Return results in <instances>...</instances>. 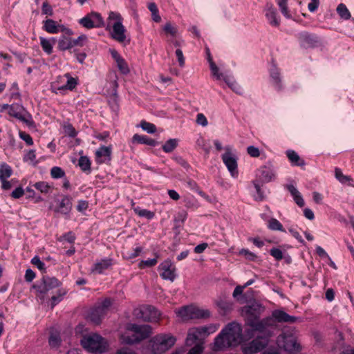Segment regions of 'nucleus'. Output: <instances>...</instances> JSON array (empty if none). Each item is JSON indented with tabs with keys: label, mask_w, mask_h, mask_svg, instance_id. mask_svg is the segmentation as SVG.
<instances>
[{
	"label": "nucleus",
	"mask_w": 354,
	"mask_h": 354,
	"mask_svg": "<svg viewBox=\"0 0 354 354\" xmlns=\"http://www.w3.org/2000/svg\"><path fill=\"white\" fill-rule=\"evenodd\" d=\"M243 342L241 324L236 322L227 324L214 339L213 350L219 351L235 347Z\"/></svg>",
	"instance_id": "1"
},
{
	"label": "nucleus",
	"mask_w": 354,
	"mask_h": 354,
	"mask_svg": "<svg viewBox=\"0 0 354 354\" xmlns=\"http://www.w3.org/2000/svg\"><path fill=\"white\" fill-rule=\"evenodd\" d=\"M219 325L210 324L191 328L187 334L185 344L187 346H192L187 354H202L204 347V339L210 334L216 332Z\"/></svg>",
	"instance_id": "2"
},
{
	"label": "nucleus",
	"mask_w": 354,
	"mask_h": 354,
	"mask_svg": "<svg viewBox=\"0 0 354 354\" xmlns=\"http://www.w3.org/2000/svg\"><path fill=\"white\" fill-rule=\"evenodd\" d=\"M176 338L169 333H160L151 337L142 347V354H162L176 343Z\"/></svg>",
	"instance_id": "3"
},
{
	"label": "nucleus",
	"mask_w": 354,
	"mask_h": 354,
	"mask_svg": "<svg viewBox=\"0 0 354 354\" xmlns=\"http://www.w3.org/2000/svg\"><path fill=\"white\" fill-rule=\"evenodd\" d=\"M82 347L95 354H102L106 350V342L104 339L98 334L92 333L85 335L81 339Z\"/></svg>",
	"instance_id": "4"
},
{
	"label": "nucleus",
	"mask_w": 354,
	"mask_h": 354,
	"mask_svg": "<svg viewBox=\"0 0 354 354\" xmlns=\"http://www.w3.org/2000/svg\"><path fill=\"white\" fill-rule=\"evenodd\" d=\"M129 329L133 332L132 335L128 336L126 339V342L129 344L138 343L147 338L152 332L151 327L148 324L139 325L132 324L129 327Z\"/></svg>",
	"instance_id": "5"
},
{
	"label": "nucleus",
	"mask_w": 354,
	"mask_h": 354,
	"mask_svg": "<svg viewBox=\"0 0 354 354\" xmlns=\"http://www.w3.org/2000/svg\"><path fill=\"white\" fill-rule=\"evenodd\" d=\"M177 314L183 320L203 319L210 316L209 310L199 308L194 306H183L178 310Z\"/></svg>",
	"instance_id": "6"
},
{
	"label": "nucleus",
	"mask_w": 354,
	"mask_h": 354,
	"mask_svg": "<svg viewBox=\"0 0 354 354\" xmlns=\"http://www.w3.org/2000/svg\"><path fill=\"white\" fill-rule=\"evenodd\" d=\"M277 342L279 347L289 353L299 352L301 350L296 336L292 333H283L277 337Z\"/></svg>",
	"instance_id": "7"
},
{
	"label": "nucleus",
	"mask_w": 354,
	"mask_h": 354,
	"mask_svg": "<svg viewBox=\"0 0 354 354\" xmlns=\"http://www.w3.org/2000/svg\"><path fill=\"white\" fill-rule=\"evenodd\" d=\"M62 285L60 281L54 277L43 276L42 278L37 281L32 288L42 297L48 293L50 290L58 288Z\"/></svg>",
	"instance_id": "8"
},
{
	"label": "nucleus",
	"mask_w": 354,
	"mask_h": 354,
	"mask_svg": "<svg viewBox=\"0 0 354 354\" xmlns=\"http://www.w3.org/2000/svg\"><path fill=\"white\" fill-rule=\"evenodd\" d=\"M6 106L9 108L8 113L10 115L19 120L28 127H32L34 124L32 115L26 111L21 104L15 103L11 105L6 104Z\"/></svg>",
	"instance_id": "9"
},
{
	"label": "nucleus",
	"mask_w": 354,
	"mask_h": 354,
	"mask_svg": "<svg viewBox=\"0 0 354 354\" xmlns=\"http://www.w3.org/2000/svg\"><path fill=\"white\" fill-rule=\"evenodd\" d=\"M111 304L112 301L111 299H104L100 304L90 310L88 315V319L95 324H100Z\"/></svg>",
	"instance_id": "10"
},
{
	"label": "nucleus",
	"mask_w": 354,
	"mask_h": 354,
	"mask_svg": "<svg viewBox=\"0 0 354 354\" xmlns=\"http://www.w3.org/2000/svg\"><path fill=\"white\" fill-rule=\"evenodd\" d=\"M135 315L139 319L145 322H157L160 317V313L153 306L143 305L135 310Z\"/></svg>",
	"instance_id": "11"
},
{
	"label": "nucleus",
	"mask_w": 354,
	"mask_h": 354,
	"mask_svg": "<svg viewBox=\"0 0 354 354\" xmlns=\"http://www.w3.org/2000/svg\"><path fill=\"white\" fill-rule=\"evenodd\" d=\"M78 23L86 29L101 28L104 26V22L101 15L96 12H91L79 19Z\"/></svg>",
	"instance_id": "12"
},
{
	"label": "nucleus",
	"mask_w": 354,
	"mask_h": 354,
	"mask_svg": "<svg viewBox=\"0 0 354 354\" xmlns=\"http://www.w3.org/2000/svg\"><path fill=\"white\" fill-rule=\"evenodd\" d=\"M268 344V339L264 337H257L248 344L241 345L243 354H254L261 351Z\"/></svg>",
	"instance_id": "13"
},
{
	"label": "nucleus",
	"mask_w": 354,
	"mask_h": 354,
	"mask_svg": "<svg viewBox=\"0 0 354 354\" xmlns=\"http://www.w3.org/2000/svg\"><path fill=\"white\" fill-rule=\"evenodd\" d=\"M225 150V152L221 156L222 160L231 176L233 178H237L239 171L236 156L232 153V147L230 146H226Z\"/></svg>",
	"instance_id": "14"
},
{
	"label": "nucleus",
	"mask_w": 354,
	"mask_h": 354,
	"mask_svg": "<svg viewBox=\"0 0 354 354\" xmlns=\"http://www.w3.org/2000/svg\"><path fill=\"white\" fill-rule=\"evenodd\" d=\"M257 175L259 178V181L262 183H268L274 180L276 178L274 167L270 162H268L261 167L258 169Z\"/></svg>",
	"instance_id": "15"
},
{
	"label": "nucleus",
	"mask_w": 354,
	"mask_h": 354,
	"mask_svg": "<svg viewBox=\"0 0 354 354\" xmlns=\"http://www.w3.org/2000/svg\"><path fill=\"white\" fill-rule=\"evenodd\" d=\"M160 275L165 280L174 281L176 277V268L170 259H166L158 266Z\"/></svg>",
	"instance_id": "16"
},
{
	"label": "nucleus",
	"mask_w": 354,
	"mask_h": 354,
	"mask_svg": "<svg viewBox=\"0 0 354 354\" xmlns=\"http://www.w3.org/2000/svg\"><path fill=\"white\" fill-rule=\"evenodd\" d=\"M263 310L261 304L259 303H253L243 308V312L245 315V324L260 318V315Z\"/></svg>",
	"instance_id": "17"
},
{
	"label": "nucleus",
	"mask_w": 354,
	"mask_h": 354,
	"mask_svg": "<svg viewBox=\"0 0 354 354\" xmlns=\"http://www.w3.org/2000/svg\"><path fill=\"white\" fill-rule=\"evenodd\" d=\"M111 146H101L95 151V161L97 164L109 163L111 160Z\"/></svg>",
	"instance_id": "18"
},
{
	"label": "nucleus",
	"mask_w": 354,
	"mask_h": 354,
	"mask_svg": "<svg viewBox=\"0 0 354 354\" xmlns=\"http://www.w3.org/2000/svg\"><path fill=\"white\" fill-rule=\"evenodd\" d=\"M112 30L111 35L112 38L119 43H124L126 41V29L122 25V23L116 22L112 24Z\"/></svg>",
	"instance_id": "19"
},
{
	"label": "nucleus",
	"mask_w": 354,
	"mask_h": 354,
	"mask_svg": "<svg viewBox=\"0 0 354 354\" xmlns=\"http://www.w3.org/2000/svg\"><path fill=\"white\" fill-rule=\"evenodd\" d=\"M272 317L279 323L292 324L301 320L300 317L290 315L282 310H273L272 313Z\"/></svg>",
	"instance_id": "20"
},
{
	"label": "nucleus",
	"mask_w": 354,
	"mask_h": 354,
	"mask_svg": "<svg viewBox=\"0 0 354 354\" xmlns=\"http://www.w3.org/2000/svg\"><path fill=\"white\" fill-rule=\"evenodd\" d=\"M72 207V198L68 195H64L61 201H59V205L55 208L54 211L64 215H69Z\"/></svg>",
	"instance_id": "21"
},
{
	"label": "nucleus",
	"mask_w": 354,
	"mask_h": 354,
	"mask_svg": "<svg viewBox=\"0 0 354 354\" xmlns=\"http://www.w3.org/2000/svg\"><path fill=\"white\" fill-rule=\"evenodd\" d=\"M43 28L49 33H57L59 32H65L66 34L70 35L71 30L64 28V27L57 24V22L53 19H48L44 21Z\"/></svg>",
	"instance_id": "22"
},
{
	"label": "nucleus",
	"mask_w": 354,
	"mask_h": 354,
	"mask_svg": "<svg viewBox=\"0 0 354 354\" xmlns=\"http://www.w3.org/2000/svg\"><path fill=\"white\" fill-rule=\"evenodd\" d=\"M270 76L272 80V83L277 91L282 89L281 79L280 76V72L279 68L277 67L276 64L272 60V65L269 69Z\"/></svg>",
	"instance_id": "23"
},
{
	"label": "nucleus",
	"mask_w": 354,
	"mask_h": 354,
	"mask_svg": "<svg viewBox=\"0 0 354 354\" xmlns=\"http://www.w3.org/2000/svg\"><path fill=\"white\" fill-rule=\"evenodd\" d=\"M270 318L266 317L263 319H257L247 324V326L254 328L256 332L263 333L267 327L270 326Z\"/></svg>",
	"instance_id": "24"
},
{
	"label": "nucleus",
	"mask_w": 354,
	"mask_h": 354,
	"mask_svg": "<svg viewBox=\"0 0 354 354\" xmlns=\"http://www.w3.org/2000/svg\"><path fill=\"white\" fill-rule=\"evenodd\" d=\"M205 54H206V59L209 64V68L211 70V73L212 75L216 79V80H221L222 77V73H219V68L215 64V62L213 61V58L211 55V52L209 48H205Z\"/></svg>",
	"instance_id": "25"
},
{
	"label": "nucleus",
	"mask_w": 354,
	"mask_h": 354,
	"mask_svg": "<svg viewBox=\"0 0 354 354\" xmlns=\"http://www.w3.org/2000/svg\"><path fill=\"white\" fill-rule=\"evenodd\" d=\"M112 265V259H103L100 261L95 263L91 271L93 272H97L98 274H102L105 270H107Z\"/></svg>",
	"instance_id": "26"
},
{
	"label": "nucleus",
	"mask_w": 354,
	"mask_h": 354,
	"mask_svg": "<svg viewBox=\"0 0 354 354\" xmlns=\"http://www.w3.org/2000/svg\"><path fill=\"white\" fill-rule=\"evenodd\" d=\"M221 79H223L227 86L236 94L243 95V88L232 77L223 76L222 74Z\"/></svg>",
	"instance_id": "27"
},
{
	"label": "nucleus",
	"mask_w": 354,
	"mask_h": 354,
	"mask_svg": "<svg viewBox=\"0 0 354 354\" xmlns=\"http://www.w3.org/2000/svg\"><path fill=\"white\" fill-rule=\"evenodd\" d=\"M133 142L139 144H144L151 147H155L159 145V142L154 139L150 138L147 136H141L139 134H134L132 138Z\"/></svg>",
	"instance_id": "28"
},
{
	"label": "nucleus",
	"mask_w": 354,
	"mask_h": 354,
	"mask_svg": "<svg viewBox=\"0 0 354 354\" xmlns=\"http://www.w3.org/2000/svg\"><path fill=\"white\" fill-rule=\"evenodd\" d=\"M299 39L300 42L306 43L307 44H314L320 42V39L317 35L308 32H302L299 33Z\"/></svg>",
	"instance_id": "29"
},
{
	"label": "nucleus",
	"mask_w": 354,
	"mask_h": 354,
	"mask_svg": "<svg viewBox=\"0 0 354 354\" xmlns=\"http://www.w3.org/2000/svg\"><path fill=\"white\" fill-rule=\"evenodd\" d=\"M286 189L289 191L295 203L300 207L304 206V201L300 192L293 185H287Z\"/></svg>",
	"instance_id": "30"
},
{
	"label": "nucleus",
	"mask_w": 354,
	"mask_h": 354,
	"mask_svg": "<svg viewBox=\"0 0 354 354\" xmlns=\"http://www.w3.org/2000/svg\"><path fill=\"white\" fill-rule=\"evenodd\" d=\"M71 32H72L71 31ZM71 35V33L67 36L60 37L58 44H79V43L86 42L87 40V37L85 35H81L77 39L72 40L70 37Z\"/></svg>",
	"instance_id": "31"
},
{
	"label": "nucleus",
	"mask_w": 354,
	"mask_h": 354,
	"mask_svg": "<svg viewBox=\"0 0 354 354\" xmlns=\"http://www.w3.org/2000/svg\"><path fill=\"white\" fill-rule=\"evenodd\" d=\"M286 155L292 165L304 166L306 165L305 161L299 157V156L293 150H287Z\"/></svg>",
	"instance_id": "32"
},
{
	"label": "nucleus",
	"mask_w": 354,
	"mask_h": 354,
	"mask_svg": "<svg viewBox=\"0 0 354 354\" xmlns=\"http://www.w3.org/2000/svg\"><path fill=\"white\" fill-rule=\"evenodd\" d=\"M335 176L342 184H348L350 186H354V184L353 183L354 181L352 178L350 176L344 175L339 168H335Z\"/></svg>",
	"instance_id": "33"
},
{
	"label": "nucleus",
	"mask_w": 354,
	"mask_h": 354,
	"mask_svg": "<svg viewBox=\"0 0 354 354\" xmlns=\"http://www.w3.org/2000/svg\"><path fill=\"white\" fill-rule=\"evenodd\" d=\"M277 15V12L274 8H269L266 11V17L270 24L272 26H278L279 25V20Z\"/></svg>",
	"instance_id": "34"
},
{
	"label": "nucleus",
	"mask_w": 354,
	"mask_h": 354,
	"mask_svg": "<svg viewBox=\"0 0 354 354\" xmlns=\"http://www.w3.org/2000/svg\"><path fill=\"white\" fill-rule=\"evenodd\" d=\"M59 50L61 51H66L69 50L71 53H75L76 58L77 61L82 64L84 62V60L85 59L86 55L85 53H77L76 52V50L73 49V48L74 46H58Z\"/></svg>",
	"instance_id": "35"
},
{
	"label": "nucleus",
	"mask_w": 354,
	"mask_h": 354,
	"mask_svg": "<svg viewBox=\"0 0 354 354\" xmlns=\"http://www.w3.org/2000/svg\"><path fill=\"white\" fill-rule=\"evenodd\" d=\"M65 76L67 77L66 84L64 86L58 87L57 89L59 91L65 89L73 91L77 84V80L71 77L69 73H66Z\"/></svg>",
	"instance_id": "36"
},
{
	"label": "nucleus",
	"mask_w": 354,
	"mask_h": 354,
	"mask_svg": "<svg viewBox=\"0 0 354 354\" xmlns=\"http://www.w3.org/2000/svg\"><path fill=\"white\" fill-rule=\"evenodd\" d=\"M91 161L87 156H81L78 160V165L82 171L90 174L91 171Z\"/></svg>",
	"instance_id": "37"
},
{
	"label": "nucleus",
	"mask_w": 354,
	"mask_h": 354,
	"mask_svg": "<svg viewBox=\"0 0 354 354\" xmlns=\"http://www.w3.org/2000/svg\"><path fill=\"white\" fill-rule=\"evenodd\" d=\"M178 145V140L176 138L169 139L162 147L165 153L172 152Z\"/></svg>",
	"instance_id": "38"
},
{
	"label": "nucleus",
	"mask_w": 354,
	"mask_h": 354,
	"mask_svg": "<svg viewBox=\"0 0 354 354\" xmlns=\"http://www.w3.org/2000/svg\"><path fill=\"white\" fill-rule=\"evenodd\" d=\"M133 210L134 212L140 217H144L150 220L155 216V213L153 212H151L146 209H141L139 207L134 208Z\"/></svg>",
	"instance_id": "39"
},
{
	"label": "nucleus",
	"mask_w": 354,
	"mask_h": 354,
	"mask_svg": "<svg viewBox=\"0 0 354 354\" xmlns=\"http://www.w3.org/2000/svg\"><path fill=\"white\" fill-rule=\"evenodd\" d=\"M122 23V18L118 12H110L107 18V28L112 27V24L116 22Z\"/></svg>",
	"instance_id": "40"
},
{
	"label": "nucleus",
	"mask_w": 354,
	"mask_h": 354,
	"mask_svg": "<svg viewBox=\"0 0 354 354\" xmlns=\"http://www.w3.org/2000/svg\"><path fill=\"white\" fill-rule=\"evenodd\" d=\"M12 170L10 166L3 163L0 167V180L7 179L11 176Z\"/></svg>",
	"instance_id": "41"
},
{
	"label": "nucleus",
	"mask_w": 354,
	"mask_h": 354,
	"mask_svg": "<svg viewBox=\"0 0 354 354\" xmlns=\"http://www.w3.org/2000/svg\"><path fill=\"white\" fill-rule=\"evenodd\" d=\"M61 337L57 332H51L48 338V343L51 347H58L61 344Z\"/></svg>",
	"instance_id": "42"
},
{
	"label": "nucleus",
	"mask_w": 354,
	"mask_h": 354,
	"mask_svg": "<svg viewBox=\"0 0 354 354\" xmlns=\"http://www.w3.org/2000/svg\"><path fill=\"white\" fill-rule=\"evenodd\" d=\"M268 227L273 231L285 232L282 224L277 219L274 218L268 221Z\"/></svg>",
	"instance_id": "43"
},
{
	"label": "nucleus",
	"mask_w": 354,
	"mask_h": 354,
	"mask_svg": "<svg viewBox=\"0 0 354 354\" xmlns=\"http://www.w3.org/2000/svg\"><path fill=\"white\" fill-rule=\"evenodd\" d=\"M337 12L342 19H348L351 18V13L348 9L343 3H340L338 5L337 8Z\"/></svg>",
	"instance_id": "44"
},
{
	"label": "nucleus",
	"mask_w": 354,
	"mask_h": 354,
	"mask_svg": "<svg viewBox=\"0 0 354 354\" xmlns=\"http://www.w3.org/2000/svg\"><path fill=\"white\" fill-rule=\"evenodd\" d=\"M138 127L148 133H154L156 131V125L145 120H142Z\"/></svg>",
	"instance_id": "45"
},
{
	"label": "nucleus",
	"mask_w": 354,
	"mask_h": 354,
	"mask_svg": "<svg viewBox=\"0 0 354 354\" xmlns=\"http://www.w3.org/2000/svg\"><path fill=\"white\" fill-rule=\"evenodd\" d=\"M66 294V291L64 290H58L57 295H53L51 297V308H53L57 304H59L62 299L63 297Z\"/></svg>",
	"instance_id": "46"
},
{
	"label": "nucleus",
	"mask_w": 354,
	"mask_h": 354,
	"mask_svg": "<svg viewBox=\"0 0 354 354\" xmlns=\"http://www.w3.org/2000/svg\"><path fill=\"white\" fill-rule=\"evenodd\" d=\"M65 171L59 167H53L50 169V176L54 179H58L65 177Z\"/></svg>",
	"instance_id": "47"
},
{
	"label": "nucleus",
	"mask_w": 354,
	"mask_h": 354,
	"mask_svg": "<svg viewBox=\"0 0 354 354\" xmlns=\"http://www.w3.org/2000/svg\"><path fill=\"white\" fill-rule=\"evenodd\" d=\"M277 4L283 16L286 18H291L288 8V0H278Z\"/></svg>",
	"instance_id": "48"
},
{
	"label": "nucleus",
	"mask_w": 354,
	"mask_h": 354,
	"mask_svg": "<svg viewBox=\"0 0 354 354\" xmlns=\"http://www.w3.org/2000/svg\"><path fill=\"white\" fill-rule=\"evenodd\" d=\"M252 183L256 189L257 196H254V200L257 201H262L264 199L263 192L261 189L259 182L257 180H253Z\"/></svg>",
	"instance_id": "49"
},
{
	"label": "nucleus",
	"mask_w": 354,
	"mask_h": 354,
	"mask_svg": "<svg viewBox=\"0 0 354 354\" xmlns=\"http://www.w3.org/2000/svg\"><path fill=\"white\" fill-rule=\"evenodd\" d=\"M37 190H39L41 193L47 194L50 189V186L46 182L40 181L34 184L33 185Z\"/></svg>",
	"instance_id": "50"
},
{
	"label": "nucleus",
	"mask_w": 354,
	"mask_h": 354,
	"mask_svg": "<svg viewBox=\"0 0 354 354\" xmlns=\"http://www.w3.org/2000/svg\"><path fill=\"white\" fill-rule=\"evenodd\" d=\"M31 263L35 266L41 272H46V268L45 266V264L43 261H41L40 258L38 256H35L31 259Z\"/></svg>",
	"instance_id": "51"
},
{
	"label": "nucleus",
	"mask_w": 354,
	"mask_h": 354,
	"mask_svg": "<svg viewBox=\"0 0 354 354\" xmlns=\"http://www.w3.org/2000/svg\"><path fill=\"white\" fill-rule=\"evenodd\" d=\"M35 159L36 155L35 150H29L24 156V162H30L34 166H35L37 163V162L35 161Z\"/></svg>",
	"instance_id": "52"
},
{
	"label": "nucleus",
	"mask_w": 354,
	"mask_h": 354,
	"mask_svg": "<svg viewBox=\"0 0 354 354\" xmlns=\"http://www.w3.org/2000/svg\"><path fill=\"white\" fill-rule=\"evenodd\" d=\"M117 66L119 69V71L121 72V73L124 75H127L129 73V68L128 67V65L126 62V61L122 58L121 59L118 60L117 62Z\"/></svg>",
	"instance_id": "53"
},
{
	"label": "nucleus",
	"mask_w": 354,
	"mask_h": 354,
	"mask_svg": "<svg viewBox=\"0 0 354 354\" xmlns=\"http://www.w3.org/2000/svg\"><path fill=\"white\" fill-rule=\"evenodd\" d=\"M239 254L243 255L246 259L254 261L257 259V256L248 249L243 248L239 251Z\"/></svg>",
	"instance_id": "54"
},
{
	"label": "nucleus",
	"mask_w": 354,
	"mask_h": 354,
	"mask_svg": "<svg viewBox=\"0 0 354 354\" xmlns=\"http://www.w3.org/2000/svg\"><path fill=\"white\" fill-rule=\"evenodd\" d=\"M158 262L157 258L148 259L147 260H142L139 263L140 268H145L146 267L154 266Z\"/></svg>",
	"instance_id": "55"
},
{
	"label": "nucleus",
	"mask_w": 354,
	"mask_h": 354,
	"mask_svg": "<svg viewBox=\"0 0 354 354\" xmlns=\"http://www.w3.org/2000/svg\"><path fill=\"white\" fill-rule=\"evenodd\" d=\"M255 332L254 328H245L244 332H243V342L253 338L255 335Z\"/></svg>",
	"instance_id": "56"
},
{
	"label": "nucleus",
	"mask_w": 354,
	"mask_h": 354,
	"mask_svg": "<svg viewBox=\"0 0 354 354\" xmlns=\"http://www.w3.org/2000/svg\"><path fill=\"white\" fill-rule=\"evenodd\" d=\"M164 31L171 36H174L177 32V28L170 22H167L163 27Z\"/></svg>",
	"instance_id": "57"
},
{
	"label": "nucleus",
	"mask_w": 354,
	"mask_h": 354,
	"mask_svg": "<svg viewBox=\"0 0 354 354\" xmlns=\"http://www.w3.org/2000/svg\"><path fill=\"white\" fill-rule=\"evenodd\" d=\"M270 254L277 261H280L283 258L282 251L277 248H272L270 250Z\"/></svg>",
	"instance_id": "58"
},
{
	"label": "nucleus",
	"mask_w": 354,
	"mask_h": 354,
	"mask_svg": "<svg viewBox=\"0 0 354 354\" xmlns=\"http://www.w3.org/2000/svg\"><path fill=\"white\" fill-rule=\"evenodd\" d=\"M217 306L224 312H228L232 309V304L224 300L218 301L217 302Z\"/></svg>",
	"instance_id": "59"
},
{
	"label": "nucleus",
	"mask_w": 354,
	"mask_h": 354,
	"mask_svg": "<svg viewBox=\"0 0 354 354\" xmlns=\"http://www.w3.org/2000/svg\"><path fill=\"white\" fill-rule=\"evenodd\" d=\"M19 137L21 140L25 141L28 145L30 146L33 145V140L28 133L24 131H19Z\"/></svg>",
	"instance_id": "60"
},
{
	"label": "nucleus",
	"mask_w": 354,
	"mask_h": 354,
	"mask_svg": "<svg viewBox=\"0 0 354 354\" xmlns=\"http://www.w3.org/2000/svg\"><path fill=\"white\" fill-rule=\"evenodd\" d=\"M247 152L251 157L257 158L260 156L259 149L252 145L248 147Z\"/></svg>",
	"instance_id": "61"
},
{
	"label": "nucleus",
	"mask_w": 354,
	"mask_h": 354,
	"mask_svg": "<svg viewBox=\"0 0 354 354\" xmlns=\"http://www.w3.org/2000/svg\"><path fill=\"white\" fill-rule=\"evenodd\" d=\"M175 53L178 59L179 66L180 67H183L185 66V57L183 56V51L180 49L178 48L176 50Z\"/></svg>",
	"instance_id": "62"
},
{
	"label": "nucleus",
	"mask_w": 354,
	"mask_h": 354,
	"mask_svg": "<svg viewBox=\"0 0 354 354\" xmlns=\"http://www.w3.org/2000/svg\"><path fill=\"white\" fill-rule=\"evenodd\" d=\"M65 132L71 138H75L77 134V131L71 124L65 127Z\"/></svg>",
	"instance_id": "63"
},
{
	"label": "nucleus",
	"mask_w": 354,
	"mask_h": 354,
	"mask_svg": "<svg viewBox=\"0 0 354 354\" xmlns=\"http://www.w3.org/2000/svg\"><path fill=\"white\" fill-rule=\"evenodd\" d=\"M196 122L203 127H206L208 124L206 117L203 113H198L196 116Z\"/></svg>",
	"instance_id": "64"
}]
</instances>
